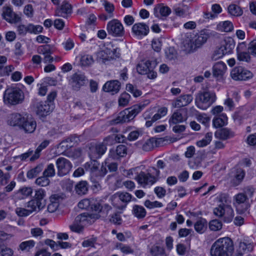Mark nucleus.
<instances>
[{"label":"nucleus","instance_id":"nucleus-56","mask_svg":"<svg viewBox=\"0 0 256 256\" xmlns=\"http://www.w3.org/2000/svg\"><path fill=\"white\" fill-rule=\"evenodd\" d=\"M35 183L40 186H46L50 184V180L46 176H42L38 178L36 180Z\"/></svg>","mask_w":256,"mask_h":256},{"label":"nucleus","instance_id":"nucleus-13","mask_svg":"<svg viewBox=\"0 0 256 256\" xmlns=\"http://www.w3.org/2000/svg\"><path fill=\"white\" fill-rule=\"evenodd\" d=\"M232 78L235 80H246L252 78L253 74L251 72L242 66H236L231 71Z\"/></svg>","mask_w":256,"mask_h":256},{"label":"nucleus","instance_id":"nucleus-31","mask_svg":"<svg viewBox=\"0 0 256 256\" xmlns=\"http://www.w3.org/2000/svg\"><path fill=\"white\" fill-rule=\"evenodd\" d=\"M132 214L138 219H142L146 216V212L142 206L134 204L132 208Z\"/></svg>","mask_w":256,"mask_h":256},{"label":"nucleus","instance_id":"nucleus-64","mask_svg":"<svg viewBox=\"0 0 256 256\" xmlns=\"http://www.w3.org/2000/svg\"><path fill=\"white\" fill-rule=\"evenodd\" d=\"M62 188L67 191L70 192L73 188V182L69 179L63 180L61 182Z\"/></svg>","mask_w":256,"mask_h":256},{"label":"nucleus","instance_id":"nucleus-62","mask_svg":"<svg viewBox=\"0 0 256 256\" xmlns=\"http://www.w3.org/2000/svg\"><path fill=\"white\" fill-rule=\"evenodd\" d=\"M146 207L149 209H152L156 208H160L163 206L162 202L158 201L150 202V200H146L144 202Z\"/></svg>","mask_w":256,"mask_h":256},{"label":"nucleus","instance_id":"nucleus-47","mask_svg":"<svg viewBox=\"0 0 256 256\" xmlns=\"http://www.w3.org/2000/svg\"><path fill=\"white\" fill-rule=\"evenodd\" d=\"M94 62L92 56L89 54L82 56L80 59V64L82 66H88Z\"/></svg>","mask_w":256,"mask_h":256},{"label":"nucleus","instance_id":"nucleus-41","mask_svg":"<svg viewBox=\"0 0 256 256\" xmlns=\"http://www.w3.org/2000/svg\"><path fill=\"white\" fill-rule=\"evenodd\" d=\"M35 244L33 240L24 241L19 244L18 248L22 251L28 252L34 246Z\"/></svg>","mask_w":256,"mask_h":256},{"label":"nucleus","instance_id":"nucleus-54","mask_svg":"<svg viewBox=\"0 0 256 256\" xmlns=\"http://www.w3.org/2000/svg\"><path fill=\"white\" fill-rule=\"evenodd\" d=\"M98 238L96 237L92 236L90 238L84 240L82 245L84 248H94L95 246V244H97Z\"/></svg>","mask_w":256,"mask_h":256},{"label":"nucleus","instance_id":"nucleus-46","mask_svg":"<svg viewBox=\"0 0 256 256\" xmlns=\"http://www.w3.org/2000/svg\"><path fill=\"white\" fill-rule=\"evenodd\" d=\"M26 206L32 214V212L36 211L37 208H38V210H42L44 207V205L39 204L34 199L30 200L28 202Z\"/></svg>","mask_w":256,"mask_h":256},{"label":"nucleus","instance_id":"nucleus-63","mask_svg":"<svg viewBox=\"0 0 256 256\" xmlns=\"http://www.w3.org/2000/svg\"><path fill=\"white\" fill-rule=\"evenodd\" d=\"M126 90L132 94L134 97H138L142 94V92L134 87L132 84H128L126 86Z\"/></svg>","mask_w":256,"mask_h":256},{"label":"nucleus","instance_id":"nucleus-43","mask_svg":"<svg viewBox=\"0 0 256 256\" xmlns=\"http://www.w3.org/2000/svg\"><path fill=\"white\" fill-rule=\"evenodd\" d=\"M32 192V189L30 187H23L17 192L18 196L20 199L25 198L30 196Z\"/></svg>","mask_w":256,"mask_h":256},{"label":"nucleus","instance_id":"nucleus-45","mask_svg":"<svg viewBox=\"0 0 256 256\" xmlns=\"http://www.w3.org/2000/svg\"><path fill=\"white\" fill-rule=\"evenodd\" d=\"M156 142L157 140L155 138H152L144 144L142 148L144 151L151 150L156 146Z\"/></svg>","mask_w":256,"mask_h":256},{"label":"nucleus","instance_id":"nucleus-22","mask_svg":"<svg viewBox=\"0 0 256 256\" xmlns=\"http://www.w3.org/2000/svg\"><path fill=\"white\" fill-rule=\"evenodd\" d=\"M127 154V148L123 144L118 145L116 148H112L110 150L108 155L114 160H118L121 157H124Z\"/></svg>","mask_w":256,"mask_h":256},{"label":"nucleus","instance_id":"nucleus-27","mask_svg":"<svg viewBox=\"0 0 256 256\" xmlns=\"http://www.w3.org/2000/svg\"><path fill=\"white\" fill-rule=\"evenodd\" d=\"M72 12V6L69 3L64 2L60 8L57 10L56 15L58 16L66 18Z\"/></svg>","mask_w":256,"mask_h":256},{"label":"nucleus","instance_id":"nucleus-55","mask_svg":"<svg viewBox=\"0 0 256 256\" xmlns=\"http://www.w3.org/2000/svg\"><path fill=\"white\" fill-rule=\"evenodd\" d=\"M43 175L49 178L53 177L56 174V170L54 164H48L43 172Z\"/></svg>","mask_w":256,"mask_h":256},{"label":"nucleus","instance_id":"nucleus-49","mask_svg":"<svg viewBox=\"0 0 256 256\" xmlns=\"http://www.w3.org/2000/svg\"><path fill=\"white\" fill-rule=\"evenodd\" d=\"M46 196V192L44 190L38 188L35 190L34 200L38 202L39 204H42V200L44 199Z\"/></svg>","mask_w":256,"mask_h":256},{"label":"nucleus","instance_id":"nucleus-50","mask_svg":"<svg viewBox=\"0 0 256 256\" xmlns=\"http://www.w3.org/2000/svg\"><path fill=\"white\" fill-rule=\"evenodd\" d=\"M174 12L177 16L182 18H185L187 16H189L191 14L188 7H186V8L176 7L174 8Z\"/></svg>","mask_w":256,"mask_h":256},{"label":"nucleus","instance_id":"nucleus-30","mask_svg":"<svg viewBox=\"0 0 256 256\" xmlns=\"http://www.w3.org/2000/svg\"><path fill=\"white\" fill-rule=\"evenodd\" d=\"M228 118L226 114H222L218 116H216L213 120V125L215 128H220L226 124Z\"/></svg>","mask_w":256,"mask_h":256},{"label":"nucleus","instance_id":"nucleus-1","mask_svg":"<svg viewBox=\"0 0 256 256\" xmlns=\"http://www.w3.org/2000/svg\"><path fill=\"white\" fill-rule=\"evenodd\" d=\"M7 123L10 126L18 128L26 134L34 132L36 127V121L32 116L17 112L8 116Z\"/></svg>","mask_w":256,"mask_h":256},{"label":"nucleus","instance_id":"nucleus-19","mask_svg":"<svg viewBox=\"0 0 256 256\" xmlns=\"http://www.w3.org/2000/svg\"><path fill=\"white\" fill-rule=\"evenodd\" d=\"M226 69V66L224 62L220 61L216 62L212 66V75L217 80H222Z\"/></svg>","mask_w":256,"mask_h":256},{"label":"nucleus","instance_id":"nucleus-28","mask_svg":"<svg viewBox=\"0 0 256 256\" xmlns=\"http://www.w3.org/2000/svg\"><path fill=\"white\" fill-rule=\"evenodd\" d=\"M214 135L216 138L226 140L234 137V134L228 128H223L216 130Z\"/></svg>","mask_w":256,"mask_h":256},{"label":"nucleus","instance_id":"nucleus-53","mask_svg":"<svg viewBox=\"0 0 256 256\" xmlns=\"http://www.w3.org/2000/svg\"><path fill=\"white\" fill-rule=\"evenodd\" d=\"M117 248L124 254H132L134 253V250L130 246L120 243L117 245Z\"/></svg>","mask_w":256,"mask_h":256},{"label":"nucleus","instance_id":"nucleus-9","mask_svg":"<svg viewBox=\"0 0 256 256\" xmlns=\"http://www.w3.org/2000/svg\"><path fill=\"white\" fill-rule=\"evenodd\" d=\"M156 66L155 61L142 62L137 65L136 70L140 74H147L149 78L154 79L157 76L156 72L154 70Z\"/></svg>","mask_w":256,"mask_h":256},{"label":"nucleus","instance_id":"nucleus-5","mask_svg":"<svg viewBox=\"0 0 256 256\" xmlns=\"http://www.w3.org/2000/svg\"><path fill=\"white\" fill-rule=\"evenodd\" d=\"M216 96L213 91L206 90L200 92L196 96L195 103L200 109L206 110L216 100Z\"/></svg>","mask_w":256,"mask_h":256},{"label":"nucleus","instance_id":"nucleus-25","mask_svg":"<svg viewBox=\"0 0 256 256\" xmlns=\"http://www.w3.org/2000/svg\"><path fill=\"white\" fill-rule=\"evenodd\" d=\"M154 10L155 16L158 18L166 17L171 13L170 8L162 4H157Z\"/></svg>","mask_w":256,"mask_h":256},{"label":"nucleus","instance_id":"nucleus-16","mask_svg":"<svg viewBox=\"0 0 256 256\" xmlns=\"http://www.w3.org/2000/svg\"><path fill=\"white\" fill-rule=\"evenodd\" d=\"M36 111L40 116H45L49 114L54 108L52 104L48 102H40L36 104Z\"/></svg>","mask_w":256,"mask_h":256},{"label":"nucleus","instance_id":"nucleus-15","mask_svg":"<svg viewBox=\"0 0 256 256\" xmlns=\"http://www.w3.org/2000/svg\"><path fill=\"white\" fill-rule=\"evenodd\" d=\"M98 218L99 216L97 214L83 213L76 217L75 222H79L84 226L92 224L98 219Z\"/></svg>","mask_w":256,"mask_h":256},{"label":"nucleus","instance_id":"nucleus-26","mask_svg":"<svg viewBox=\"0 0 256 256\" xmlns=\"http://www.w3.org/2000/svg\"><path fill=\"white\" fill-rule=\"evenodd\" d=\"M86 78L84 74L76 73L71 77V84L75 90L78 89L81 86L84 85Z\"/></svg>","mask_w":256,"mask_h":256},{"label":"nucleus","instance_id":"nucleus-6","mask_svg":"<svg viewBox=\"0 0 256 256\" xmlns=\"http://www.w3.org/2000/svg\"><path fill=\"white\" fill-rule=\"evenodd\" d=\"M100 163L96 160H91L84 164V168L90 172V180L94 184H98L99 181L107 172V170L102 164L100 170H99Z\"/></svg>","mask_w":256,"mask_h":256},{"label":"nucleus","instance_id":"nucleus-35","mask_svg":"<svg viewBox=\"0 0 256 256\" xmlns=\"http://www.w3.org/2000/svg\"><path fill=\"white\" fill-rule=\"evenodd\" d=\"M150 253L152 256H167L164 248L156 244L150 248Z\"/></svg>","mask_w":256,"mask_h":256},{"label":"nucleus","instance_id":"nucleus-4","mask_svg":"<svg viewBox=\"0 0 256 256\" xmlns=\"http://www.w3.org/2000/svg\"><path fill=\"white\" fill-rule=\"evenodd\" d=\"M24 99L23 91L19 88H8L3 94V102L7 106H14L22 104Z\"/></svg>","mask_w":256,"mask_h":256},{"label":"nucleus","instance_id":"nucleus-10","mask_svg":"<svg viewBox=\"0 0 256 256\" xmlns=\"http://www.w3.org/2000/svg\"><path fill=\"white\" fill-rule=\"evenodd\" d=\"M214 214L226 222H231L234 216V210L230 205L218 206L214 208Z\"/></svg>","mask_w":256,"mask_h":256},{"label":"nucleus","instance_id":"nucleus-40","mask_svg":"<svg viewBox=\"0 0 256 256\" xmlns=\"http://www.w3.org/2000/svg\"><path fill=\"white\" fill-rule=\"evenodd\" d=\"M43 169V166L42 164L37 165L36 167L28 170L26 173V176L28 179H32L36 177Z\"/></svg>","mask_w":256,"mask_h":256},{"label":"nucleus","instance_id":"nucleus-38","mask_svg":"<svg viewBox=\"0 0 256 256\" xmlns=\"http://www.w3.org/2000/svg\"><path fill=\"white\" fill-rule=\"evenodd\" d=\"M228 14L234 16H240L243 14V10L238 6L235 4H231L228 8Z\"/></svg>","mask_w":256,"mask_h":256},{"label":"nucleus","instance_id":"nucleus-7","mask_svg":"<svg viewBox=\"0 0 256 256\" xmlns=\"http://www.w3.org/2000/svg\"><path fill=\"white\" fill-rule=\"evenodd\" d=\"M148 170L147 173L140 172L135 178L138 183L143 188L154 184L157 181V177L160 174V170L154 167H152Z\"/></svg>","mask_w":256,"mask_h":256},{"label":"nucleus","instance_id":"nucleus-58","mask_svg":"<svg viewBox=\"0 0 256 256\" xmlns=\"http://www.w3.org/2000/svg\"><path fill=\"white\" fill-rule=\"evenodd\" d=\"M165 54L167 59L170 60H174L177 58V52L172 47L168 48L166 50Z\"/></svg>","mask_w":256,"mask_h":256},{"label":"nucleus","instance_id":"nucleus-59","mask_svg":"<svg viewBox=\"0 0 256 256\" xmlns=\"http://www.w3.org/2000/svg\"><path fill=\"white\" fill-rule=\"evenodd\" d=\"M130 98V96L126 92L122 93L118 100L119 105L122 106H126L129 102Z\"/></svg>","mask_w":256,"mask_h":256},{"label":"nucleus","instance_id":"nucleus-12","mask_svg":"<svg viewBox=\"0 0 256 256\" xmlns=\"http://www.w3.org/2000/svg\"><path fill=\"white\" fill-rule=\"evenodd\" d=\"M56 164L58 170L57 174L59 176H63L69 174L72 167L70 162L63 157L58 158Z\"/></svg>","mask_w":256,"mask_h":256},{"label":"nucleus","instance_id":"nucleus-32","mask_svg":"<svg viewBox=\"0 0 256 256\" xmlns=\"http://www.w3.org/2000/svg\"><path fill=\"white\" fill-rule=\"evenodd\" d=\"M208 224L206 219L200 218L194 224L195 230L199 234H203L207 228Z\"/></svg>","mask_w":256,"mask_h":256},{"label":"nucleus","instance_id":"nucleus-51","mask_svg":"<svg viewBox=\"0 0 256 256\" xmlns=\"http://www.w3.org/2000/svg\"><path fill=\"white\" fill-rule=\"evenodd\" d=\"M28 33L37 34L42 32L43 28L40 25H34L32 24H28Z\"/></svg>","mask_w":256,"mask_h":256},{"label":"nucleus","instance_id":"nucleus-21","mask_svg":"<svg viewBox=\"0 0 256 256\" xmlns=\"http://www.w3.org/2000/svg\"><path fill=\"white\" fill-rule=\"evenodd\" d=\"M150 31L149 27L144 23H136L132 27V32L138 38L146 36Z\"/></svg>","mask_w":256,"mask_h":256},{"label":"nucleus","instance_id":"nucleus-44","mask_svg":"<svg viewBox=\"0 0 256 256\" xmlns=\"http://www.w3.org/2000/svg\"><path fill=\"white\" fill-rule=\"evenodd\" d=\"M118 196L121 199V201L125 204V208H126L127 204L132 200L134 201L136 200V198H132V195L127 192H118Z\"/></svg>","mask_w":256,"mask_h":256},{"label":"nucleus","instance_id":"nucleus-52","mask_svg":"<svg viewBox=\"0 0 256 256\" xmlns=\"http://www.w3.org/2000/svg\"><path fill=\"white\" fill-rule=\"evenodd\" d=\"M224 50V48L222 46L216 48L212 55V58L214 60H216L218 59L221 58L224 56L226 54V52Z\"/></svg>","mask_w":256,"mask_h":256},{"label":"nucleus","instance_id":"nucleus-42","mask_svg":"<svg viewBox=\"0 0 256 256\" xmlns=\"http://www.w3.org/2000/svg\"><path fill=\"white\" fill-rule=\"evenodd\" d=\"M114 160L112 158H110V156L108 155L104 162L102 164H104V166H105L106 169V167H108L110 172H115L118 168V164L116 162L112 161Z\"/></svg>","mask_w":256,"mask_h":256},{"label":"nucleus","instance_id":"nucleus-8","mask_svg":"<svg viewBox=\"0 0 256 256\" xmlns=\"http://www.w3.org/2000/svg\"><path fill=\"white\" fill-rule=\"evenodd\" d=\"M143 106H135L132 110H126L120 112L116 119L114 123L127 122L132 120L142 110Z\"/></svg>","mask_w":256,"mask_h":256},{"label":"nucleus","instance_id":"nucleus-11","mask_svg":"<svg viewBox=\"0 0 256 256\" xmlns=\"http://www.w3.org/2000/svg\"><path fill=\"white\" fill-rule=\"evenodd\" d=\"M108 34L115 37H122L124 34V30L122 22L117 19L108 22L106 26Z\"/></svg>","mask_w":256,"mask_h":256},{"label":"nucleus","instance_id":"nucleus-3","mask_svg":"<svg viewBox=\"0 0 256 256\" xmlns=\"http://www.w3.org/2000/svg\"><path fill=\"white\" fill-rule=\"evenodd\" d=\"M234 252L233 242L228 237L218 239L212 245L210 256H232Z\"/></svg>","mask_w":256,"mask_h":256},{"label":"nucleus","instance_id":"nucleus-60","mask_svg":"<svg viewBox=\"0 0 256 256\" xmlns=\"http://www.w3.org/2000/svg\"><path fill=\"white\" fill-rule=\"evenodd\" d=\"M250 54L246 52H240L237 54V58L240 61L249 62L251 60Z\"/></svg>","mask_w":256,"mask_h":256},{"label":"nucleus","instance_id":"nucleus-36","mask_svg":"<svg viewBox=\"0 0 256 256\" xmlns=\"http://www.w3.org/2000/svg\"><path fill=\"white\" fill-rule=\"evenodd\" d=\"M50 144V141L48 140H44L36 148L34 154L30 157V160L34 162L38 159L40 154L41 151L45 148Z\"/></svg>","mask_w":256,"mask_h":256},{"label":"nucleus","instance_id":"nucleus-48","mask_svg":"<svg viewBox=\"0 0 256 256\" xmlns=\"http://www.w3.org/2000/svg\"><path fill=\"white\" fill-rule=\"evenodd\" d=\"M212 132H208L204 137L201 140L196 142V145L198 147H204L212 141Z\"/></svg>","mask_w":256,"mask_h":256},{"label":"nucleus","instance_id":"nucleus-17","mask_svg":"<svg viewBox=\"0 0 256 256\" xmlns=\"http://www.w3.org/2000/svg\"><path fill=\"white\" fill-rule=\"evenodd\" d=\"M254 246V242L248 239H243L238 245L237 256H242L243 254L252 252Z\"/></svg>","mask_w":256,"mask_h":256},{"label":"nucleus","instance_id":"nucleus-2","mask_svg":"<svg viewBox=\"0 0 256 256\" xmlns=\"http://www.w3.org/2000/svg\"><path fill=\"white\" fill-rule=\"evenodd\" d=\"M211 34L208 31H202L200 34L192 36L191 34H186L182 44L184 50L192 52L200 48L206 42Z\"/></svg>","mask_w":256,"mask_h":256},{"label":"nucleus","instance_id":"nucleus-18","mask_svg":"<svg viewBox=\"0 0 256 256\" xmlns=\"http://www.w3.org/2000/svg\"><path fill=\"white\" fill-rule=\"evenodd\" d=\"M2 16L6 22L11 24L17 23L20 20V18L9 6L2 8Z\"/></svg>","mask_w":256,"mask_h":256},{"label":"nucleus","instance_id":"nucleus-24","mask_svg":"<svg viewBox=\"0 0 256 256\" xmlns=\"http://www.w3.org/2000/svg\"><path fill=\"white\" fill-rule=\"evenodd\" d=\"M192 96L190 94H186L178 97L176 100L172 103L174 108H182L188 105L192 100Z\"/></svg>","mask_w":256,"mask_h":256},{"label":"nucleus","instance_id":"nucleus-57","mask_svg":"<svg viewBox=\"0 0 256 256\" xmlns=\"http://www.w3.org/2000/svg\"><path fill=\"white\" fill-rule=\"evenodd\" d=\"M222 223L218 220H213L209 223V228L210 230L213 231H217L220 230L222 228Z\"/></svg>","mask_w":256,"mask_h":256},{"label":"nucleus","instance_id":"nucleus-14","mask_svg":"<svg viewBox=\"0 0 256 256\" xmlns=\"http://www.w3.org/2000/svg\"><path fill=\"white\" fill-rule=\"evenodd\" d=\"M248 201L246 196L242 192L238 193L234 197V204L236 207L237 211L241 213L244 212L249 208Z\"/></svg>","mask_w":256,"mask_h":256},{"label":"nucleus","instance_id":"nucleus-23","mask_svg":"<svg viewBox=\"0 0 256 256\" xmlns=\"http://www.w3.org/2000/svg\"><path fill=\"white\" fill-rule=\"evenodd\" d=\"M120 88V84L117 80L107 82L103 86V90L106 92H110L112 94L118 93Z\"/></svg>","mask_w":256,"mask_h":256},{"label":"nucleus","instance_id":"nucleus-37","mask_svg":"<svg viewBox=\"0 0 256 256\" xmlns=\"http://www.w3.org/2000/svg\"><path fill=\"white\" fill-rule=\"evenodd\" d=\"M75 190L78 195L85 194L88 191V184L86 181H80L75 186Z\"/></svg>","mask_w":256,"mask_h":256},{"label":"nucleus","instance_id":"nucleus-39","mask_svg":"<svg viewBox=\"0 0 256 256\" xmlns=\"http://www.w3.org/2000/svg\"><path fill=\"white\" fill-rule=\"evenodd\" d=\"M216 199L218 202L219 203L218 206H226V205H230V198L228 194L221 193L217 196Z\"/></svg>","mask_w":256,"mask_h":256},{"label":"nucleus","instance_id":"nucleus-20","mask_svg":"<svg viewBox=\"0 0 256 256\" xmlns=\"http://www.w3.org/2000/svg\"><path fill=\"white\" fill-rule=\"evenodd\" d=\"M106 146L102 143L91 144L90 148V156L92 158H100L106 152Z\"/></svg>","mask_w":256,"mask_h":256},{"label":"nucleus","instance_id":"nucleus-33","mask_svg":"<svg viewBox=\"0 0 256 256\" xmlns=\"http://www.w3.org/2000/svg\"><path fill=\"white\" fill-rule=\"evenodd\" d=\"M110 200L112 205L116 208L121 210L125 208V204L121 201L118 192L110 196Z\"/></svg>","mask_w":256,"mask_h":256},{"label":"nucleus","instance_id":"nucleus-29","mask_svg":"<svg viewBox=\"0 0 256 256\" xmlns=\"http://www.w3.org/2000/svg\"><path fill=\"white\" fill-rule=\"evenodd\" d=\"M186 120V118L182 116L180 110L174 112L168 120L170 125L176 124L182 122Z\"/></svg>","mask_w":256,"mask_h":256},{"label":"nucleus","instance_id":"nucleus-61","mask_svg":"<svg viewBox=\"0 0 256 256\" xmlns=\"http://www.w3.org/2000/svg\"><path fill=\"white\" fill-rule=\"evenodd\" d=\"M222 47L224 48L226 52V54H228L231 52V51L234 48L235 46L234 42L232 39H229L225 42V44L221 46Z\"/></svg>","mask_w":256,"mask_h":256},{"label":"nucleus","instance_id":"nucleus-34","mask_svg":"<svg viewBox=\"0 0 256 256\" xmlns=\"http://www.w3.org/2000/svg\"><path fill=\"white\" fill-rule=\"evenodd\" d=\"M218 30L224 32H230L234 30V26L230 21L226 20L220 22L216 26Z\"/></svg>","mask_w":256,"mask_h":256}]
</instances>
